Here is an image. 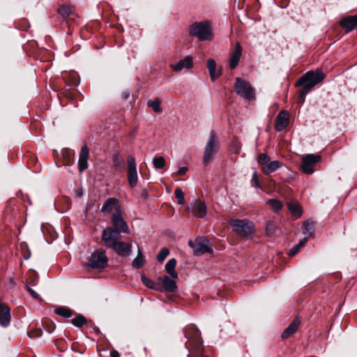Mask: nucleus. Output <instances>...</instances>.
I'll use <instances>...</instances> for the list:
<instances>
[{
    "label": "nucleus",
    "mask_w": 357,
    "mask_h": 357,
    "mask_svg": "<svg viewBox=\"0 0 357 357\" xmlns=\"http://www.w3.org/2000/svg\"><path fill=\"white\" fill-rule=\"evenodd\" d=\"M108 258L104 250L94 251L89 260V266L91 268H103L107 266Z\"/></svg>",
    "instance_id": "nucleus-9"
},
{
    "label": "nucleus",
    "mask_w": 357,
    "mask_h": 357,
    "mask_svg": "<svg viewBox=\"0 0 357 357\" xmlns=\"http://www.w3.org/2000/svg\"><path fill=\"white\" fill-rule=\"evenodd\" d=\"M193 66V59L190 55L186 56L183 59L178 61L170 67L174 72H180L182 70H189Z\"/></svg>",
    "instance_id": "nucleus-14"
},
{
    "label": "nucleus",
    "mask_w": 357,
    "mask_h": 357,
    "mask_svg": "<svg viewBox=\"0 0 357 357\" xmlns=\"http://www.w3.org/2000/svg\"><path fill=\"white\" fill-rule=\"evenodd\" d=\"M120 237L114 231L109 230V232H105L102 241L106 248L112 249L119 256L128 257L131 254L132 245L119 241Z\"/></svg>",
    "instance_id": "nucleus-3"
},
{
    "label": "nucleus",
    "mask_w": 357,
    "mask_h": 357,
    "mask_svg": "<svg viewBox=\"0 0 357 357\" xmlns=\"http://www.w3.org/2000/svg\"><path fill=\"white\" fill-rule=\"evenodd\" d=\"M175 197L178 201V204L183 205L185 204L184 194L181 188H176L175 190Z\"/></svg>",
    "instance_id": "nucleus-35"
},
{
    "label": "nucleus",
    "mask_w": 357,
    "mask_h": 357,
    "mask_svg": "<svg viewBox=\"0 0 357 357\" xmlns=\"http://www.w3.org/2000/svg\"><path fill=\"white\" fill-rule=\"evenodd\" d=\"M24 284H25L27 291L29 293L30 291L32 290V289L30 287L29 284L27 281H26Z\"/></svg>",
    "instance_id": "nucleus-48"
},
{
    "label": "nucleus",
    "mask_w": 357,
    "mask_h": 357,
    "mask_svg": "<svg viewBox=\"0 0 357 357\" xmlns=\"http://www.w3.org/2000/svg\"><path fill=\"white\" fill-rule=\"evenodd\" d=\"M191 212L199 218H204L206 214V206L200 199H197L190 204Z\"/></svg>",
    "instance_id": "nucleus-16"
},
{
    "label": "nucleus",
    "mask_w": 357,
    "mask_h": 357,
    "mask_svg": "<svg viewBox=\"0 0 357 357\" xmlns=\"http://www.w3.org/2000/svg\"><path fill=\"white\" fill-rule=\"evenodd\" d=\"M188 245L191 248L193 249V252H195V250L196 248V241L195 242H193L192 241H189Z\"/></svg>",
    "instance_id": "nucleus-46"
},
{
    "label": "nucleus",
    "mask_w": 357,
    "mask_h": 357,
    "mask_svg": "<svg viewBox=\"0 0 357 357\" xmlns=\"http://www.w3.org/2000/svg\"><path fill=\"white\" fill-rule=\"evenodd\" d=\"M54 312L56 314L64 318H69L73 315L72 310L64 306L57 307Z\"/></svg>",
    "instance_id": "nucleus-27"
},
{
    "label": "nucleus",
    "mask_w": 357,
    "mask_h": 357,
    "mask_svg": "<svg viewBox=\"0 0 357 357\" xmlns=\"http://www.w3.org/2000/svg\"><path fill=\"white\" fill-rule=\"evenodd\" d=\"M161 100L159 98H155L154 100H150L147 102V105L149 107H151L155 112H160Z\"/></svg>",
    "instance_id": "nucleus-32"
},
{
    "label": "nucleus",
    "mask_w": 357,
    "mask_h": 357,
    "mask_svg": "<svg viewBox=\"0 0 357 357\" xmlns=\"http://www.w3.org/2000/svg\"><path fill=\"white\" fill-rule=\"evenodd\" d=\"M325 75L319 70H310L302 75L296 82V86H303L299 93L298 102L303 103L305 96L312 89L324 79Z\"/></svg>",
    "instance_id": "nucleus-2"
},
{
    "label": "nucleus",
    "mask_w": 357,
    "mask_h": 357,
    "mask_svg": "<svg viewBox=\"0 0 357 357\" xmlns=\"http://www.w3.org/2000/svg\"><path fill=\"white\" fill-rule=\"evenodd\" d=\"M236 94L246 100H252L255 98V90L251 84L240 77H236L234 84Z\"/></svg>",
    "instance_id": "nucleus-7"
},
{
    "label": "nucleus",
    "mask_w": 357,
    "mask_h": 357,
    "mask_svg": "<svg viewBox=\"0 0 357 357\" xmlns=\"http://www.w3.org/2000/svg\"><path fill=\"white\" fill-rule=\"evenodd\" d=\"M149 197V192L146 189H143L142 192V194H141V197L143 198L144 199H147Z\"/></svg>",
    "instance_id": "nucleus-44"
},
{
    "label": "nucleus",
    "mask_w": 357,
    "mask_h": 357,
    "mask_svg": "<svg viewBox=\"0 0 357 357\" xmlns=\"http://www.w3.org/2000/svg\"><path fill=\"white\" fill-rule=\"evenodd\" d=\"M230 225L232 227L233 231L243 238L250 237L254 229L253 222L246 219L231 220Z\"/></svg>",
    "instance_id": "nucleus-8"
},
{
    "label": "nucleus",
    "mask_w": 357,
    "mask_h": 357,
    "mask_svg": "<svg viewBox=\"0 0 357 357\" xmlns=\"http://www.w3.org/2000/svg\"><path fill=\"white\" fill-rule=\"evenodd\" d=\"M269 161V158L265 153H261L258 157V163L261 165L265 166Z\"/></svg>",
    "instance_id": "nucleus-38"
},
{
    "label": "nucleus",
    "mask_w": 357,
    "mask_h": 357,
    "mask_svg": "<svg viewBox=\"0 0 357 357\" xmlns=\"http://www.w3.org/2000/svg\"><path fill=\"white\" fill-rule=\"evenodd\" d=\"M29 294L35 299H39L40 298L39 294L38 293H36L33 289L30 291Z\"/></svg>",
    "instance_id": "nucleus-45"
},
{
    "label": "nucleus",
    "mask_w": 357,
    "mask_h": 357,
    "mask_svg": "<svg viewBox=\"0 0 357 357\" xmlns=\"http://www.w3.org/2000/svg\"><path fill=\"white\" fill-rule=\"evenodd\" d=\"M74 7L71 6H61L58 9V13L63 17H69L73 12Z\"/></svg>",
    "instance_id": "nucleus-29"
},
{
    "label": "nucleus",
    "mask_w": 357,
    "mask_h": 357,
    "mask_svg": "<svg viewBox=\"0 0 357 357\" xmlns=\"http://www.w3.org/2000/svg\"><path fill=\"white\" fill-rule=\"evenodd\" d=\"M129 93L128 92H123V98L124 99H127L129 97Z\"/></svg>",
    "instance_id": "nucleus-49"
},
{
    "label": "nucleus",
    "mask_w": 357,
    "mask_h": 357,
    "mask_svg": "<svg viewBox=\"0 0 357 357\" xmlns=\"http://www.w3.org/2000/svg\"><path fill=\"white\" fill-rule=\"evenodd\" d=\"M186 339L185 348L188 350V357H204V346L200 337V332L195 325L190 324L183 329Z\"/></svg>",
    "instance_id": "nucleus-1"
},
{
    "label": "nucleus",
    "mask_w": 357,
    "mask_h": 357,
    "mask_svg": "<svg viewBox=\"0 0 357 357\" xmlns=\"http://www.w3.org/2000/svg\"><path fill=\"white\" fill-rule=\"evenodd\" d=\"M188 169L187 167H179V169H178V171L176 172H174L172 174L173 176H183V175H185L186 174V172H188Z\"/></svg>",
    "instance_id": "nucleus-41"
},
{
    "label": "nucleus",
    "mask_w": 357,
    "mask_h": 357,
    "mask_svg": "<svg viewBox=\"0 0 357 357\" xmlns=\"http://www.w3.org/2000/svg\"><path fill=\"white\" fill-rule=\"evenodd\" d=\"M111 222L113 227H107L102 231V237H105V232H109V230L114 231L118 236L123 234H129L130 229L128 224L125 221L121 208H116V213H113L111 216Z\"/></svg>",
    "instance_id": "nucleus-5"
},
{
    "label": "nucleus",
    "mask_w": 357,
    "mask_h": 357,
    "mask_svg": "<svg viewBox=\"0 0 357 357\" xmlns=\"http://www.w3.org/2000/svg\"><path fill=\"white\" fill-rule=\"evenodd\" d=\"M275 226L273 222H268L266 225V230L268 234H271L275 231Z\"/></svg>",
    "instance_id": "nucleus-40"
},
{
    "label": "nucleus",
    "mask_w": 357,
    "mask_h": 357,
    "mask_svg": "<svg viewBox=\"0 0 357 357\" xmlns=\"http://www.w3.org/2000/svg\"><path fill=\"white\" fill-rule=\"evenodd\" d=\"M113 162H114V165L116 167H119L120 165H121V164L123 162L122 160L119 157L114 158Z\"/></svg>",
    "instance_id": "nucleus-43"
},
{
    "label": "nucleus",
    "mask_w": 357,
    "mask_h": 357,
    "mask_svg": "<svg viewBox=\"0 0 357 357\" xmlns=\"http://www.w3.org/2000/svg\"><path fill=\"white\" fill-rule=\"evenodd\" d=\"M212 252L213 249L211 244L208 240L201 238L196 239V248L194 252L195 255H202L204 253H211Z\"/></svg>",
    "instance_id": "nucleus-13"
},
{
    "label": "nucleus",
    "mask_w": 357,
    "mask_h": 357,
    "mask_svg": "<svg viewBox=\"0 0 357 357\" xmlns=\"http://www.w3.org/2000/svg\"><path fill=\"white\" fill-rule=\"evenodd\" d=\"M169 251L167 248H162L157 255V260L159 262H162L167 258V257L169 255Z\"/></svg>",
    "instance_id": "nucleus-37"
},
{
    "label": "nucleus",
    "mask_w": 357,
    "mask_h": 357,
    "mask_svg": "<svg viewBox=\"0 0 357 357\" xmlns=\"http://www.w3.org/2000/svg\"><path fill=\"white\" fill-rule=\"evenodd\" d=\"M266 203L271 206V208L275 212H278L282 208L283 206L282 203L276 199H269L266 201Z\"/></svg>",
    "instance_id": "nucleus-30"
},
{
    "label": "nucleus",
    "mask_w": 357,
    "mask_h": 357,
    "mask_svg": "<svg viewBox=\"0 0 357 357\" xmlns=\"http://www.w3.org/2000/svg\"><path fill=\"white\" fill-rule=\"evenodd\" d=\"M252 185L256 188H261L257 172H254L252 178Z\"/></svg>",
    "instance_id": "nucleus-39"
},
{
    "label": "nucleus",
    "mask_w": 357,
    "mask_h": 357,
    "mask_svg": "<svg viewBox=\"0 0 357 357\" xmlns=\"http://www.w3.org/2000/svg\"><path fill=\"white\" fill-rule=\"evenodd\" d=\"M188 31L190 36L201 41H211L214 38L212 23L208 20L192 23L189 26Z\"/></svg>",
    "instance_id": "nucleus-4"
},
{
    "label": "nucleus",
    "mask_w": 357,
    "mask_h": 357,
    "mask_svg": "<svg viewBox=\"0 0 357 357\" xmlns=\"http://www.w3.org/2000/svg\"><path fill=\"white\" fill-rule=\"evenodd\" d=\"M174 279L167 275L158 278V280L162 283L164 290L169 292H174L177 289V286Z\"/></svg>",
    "instance_id": "nucleus-19"
},
{
    "label": "nucleus",
    "mask_w": 357,
    "mask_h": 357,
    "mask_svg": "<svg viewBox=\"0 0 357 357\" xmlns=\"http://www.w3.org/2000/svg\"><path fill=\"white\" fill-rule=\"evenodd\" d=\"M308 241V236H305L302 240H301L299 241L298 243H297L296 245H295L290 250H289V255L290 256H294L295 255L299 250V249L303 247L306 243L307 241Z\"/></svg>",
    "instance_id": "nucleus-31"
},
{
    "label": "nucleus",
    "mask_w": 357,
    "mask_h": 357,
    "mask_svg": "<svg viewBox=\"0 0 357 357\" xmlns=\"http://www.w3.org/2000/svg\"><path fill=\"white\" fill-rule=\"evenodd\" d=\"M89 152V149L86 145L82 147L78 160L79 170L81 172L88 167Z\"/></svg>",
    "instance_id": "nucleus-18"
},
{
    "label": "nucleus",
    "mask_w": 357,
    "mask_h": 357,
    "mask_svg": "<svg viewBox=\"0 0 357 357\" xmlns=\"http://www.w3.org/2000/svg\"><path fill=\"white\" fill-rule=\"evenodd\" d=\"M288 208L291 214L296 215V216L301 215L302 212H301V209L299 207V206H298L296 204H289L288 205Z\"/></svg>",
    "instance_id": "nucleus-36"
},
{
    "label": "nucleus",
    "mask_w": 357,
    "mask_h": 357,
    "mask_svg": "<svg viewBox=\"0 0 357 357\" xmlns=\"http://www.w3.org/2000/svg\"><path fill=\"white\" fill-rule=\"evenodd\" d=\"M111 357H119V354L117 351H113L111 352Z\"/></svg>",
    "instance_id": "nucleus-47"
},
{
    "label": "nucleus",
    "mask_w": 357,
    "mask_h": 357,
    "mask_svg": "<svg viewBox=\"0 0 357 357\" xmlns=\"http://www.w3.org/2000/svg\"><path fill=\"white\" fill-rule=\"evenodd\" d=\"M217 64L214 59H209L207 60V68L208 69L211 79L214 82L221 75L220 70H216Z\"/></svg>",
    "instance_id": "nucleus-21"
},
{
    "label": "nucleus",
    "mask_w": 357,
    "mask_h": 357,
    "mask_svg": "<svg viewBox=\"0 0 357 357\" xmlns=\"http://www.w3.org/2000/svg\"><path fill=\"white\" fill-rule=\"evenodd\" d=\"M218 149V137L213 130H211L204 153L203 163L205 166H207L211 162L213 157L217 154Z\"/></svg>",
    "instance_id": "nucleus-6"
},
{
    "label": "nucleus",
    "mask_w": 357,
    "mask_h": 357,
    "mask_svg": "<svg viewBox=\"0 0 357 357\" xmlns=\"http://www.w3.org/2000/svg\"><path fill=\"white\" fill-rule=\"evenodd\" d=\"M314 222L312 220H307L303 225V234L305 236L310 237L313 235L314 228H313Z\"/></svg>",
    "instance_id": "nucleus-26"
},
{
    "label": "nucleus",
    "mask_w": 357,
    "mask_h": 357,
    "mask_svg": "<svg viewBox=\"0 0 357 357\" xmlns=\"http://www.w3.org/2000/svg\"><path fill=\"white\" fill-rule=\"evenodd\" d=\"M11 313L10 309L7 304L0 300V325L6 328L10 324Z\"/></svg>",
    "instance_id": "nucleus-12"
},
{
    "label": "nucleus",
    "mask_w": 357,
    "mask_h": 357,
    "mask_svg": "<svg viewBox=\"0 0 357 357\" xmlns=\"http://www.w3.org/2000/svg\"><path fill=\"white\" fill-rule=\"evenodd\" d=\"M176 265V260L174 258H172L167 262L165 266V271L172 278H178V273L175 271Z\"/></svg>",
    "instance_id": "nucleus-24"
},
{
    "label": "nucleus",
    "mask_w": 357,
    "mask_h": 357,
    "mask_svg": "<svg viewBox=\"0 0 357 357\" xmlns=\"http://www.w3.org/2000/svg\"><path fill=\"white\" fill-rule=\"evenodd\" d=\"M321 160L319 155L308 153L303 155L301 169L303 172L307 174H312L314 172V167Z\"/></svg>",
    "instance_id": "nucleus-10"
},
{
    "label": "nucleus",
    "mask_w": 357,
    "mask_h": 357,
    "mask_svg": "<svg viewBox=\"0 0 357 357\" xmlns=\"http://www.w3.org/2000/svg\"><path fill=\"white\" fill-rule=\"evenodd\" d=\"M121 208L119 204V200L114 197L107 198L103 205L101 207V212L105 213H110L112 210H114V213H116V208Z\"/></svg>",
    "instance_id": "nucleus-17"
},
{
    "label": "nucleus",
    "mask_w": 357,
    "mask_h": 357,
    "mask_svg": "<svg viewBox=\"0 0 357 357\" xmlns=\"http://www.w3.org/2000/svg\"><path fill=\"white\" fill-rule=\"evenodd\" d=\"M128 163V181L129 185L134 188L137 185L138 181V175L137 170L136 161L134 157L128 155L127 158Z\"/></svg>",
    "instance_id": "nucleus-11"
},
{
    "label": "nucleus",
    "mask_w": 357,
    "mask_h": 357,
    "mask_svg": "<svg viewBox=\"0 0 357 357\" xmlns=\"http://www.w3.org/2000/svg\"><path fill=\"white\" fill-rule=\"evenodd\" d=\"M141 279H142V282H143V284L148 288L152 289H159L160 284L158 282H155L151 280V279L148 278L145 275H142Z\"/></svg>",
    "instance_id": "nucleus-28"
},
{
    "label": "nucleus",
    "mask_w": 357,
    "mask_h": 357,
    "mask_svg": "<svg viewBox=\"0 0 357 357\" xmlns=\"http://www.w3.org/2000/svg\"><path fill=\"white\" fill-rule=\"evenodd\" d=\"M145 263V258L141 252L140 249L138 248L137 255L133 259L132 262V265L135 268L139 269L142 268Z\"/></svg>",
    "instance_id": "nucleus-25"
},
{
    "label": "nucleus",
    "mask_w": 357,
    "mask_h": 357,
    "mask_svg": "<svg viewBox=\"0 0 357 357\" xmlns=\"http://www.w3.org/2000/svg\"><path fill=\"white\" fill-rule=\"evenodd\" d=\"M281 166V162L278 160L268 161V163L261 167L264 173L269 174L277 170Z\"/></svg>",
    "instance_id": "nucleus-23"
},
{
    "label": "nucleus",
    "mask_w": 357,
    "mask_h": 357,
    "mask_svg": "<svg viewBox=\"0 0 357 357\" xmlns=\"http://www.w3.org/2000/svg\"><path fill=\"white\" fill-rule=\"evenodd\" d=\"M153 164L156 169H159L163 168L165 166L166 162L162 156H158L153 158Z\"/></svg>",
    "instance_id": "nucleus-33"
},
{
    "label": "nucleus",
    "mask_w": 357,
    "mask_h": 357,
    "mask_svg": "<svg viewBox=\"0 0 357 357\" xmlns=\"http://www.w3.org/2000/svg\"><path fill=\"white\" fill-rule=\"evenodd\" d=\"M71 322L74 326L81 327L85 324L86 319L84 316L79 314L73 319Z\"/></svg>",
    "instance_id": "nucleus-34"
},
{
    "label": "nucleus",
    "mask_w": 357,
    "mask_h": 357,
    "mask_svg": "<svg viewBox=\"0 0 357 357\" xmlns=\"http://www.w3.org/2000/svg\"><path fill=\"white\" fill-rule=\"evenodd\" d=\"M242 52V46H236L235 50L231 53L229 58V68L231 69H234L238 66Z\"/></svg>",
    "instance_id": "nucleus-20"
},
{
    "label": "nucleus",
    "mask_w": 357,
    "mask_h": 357,
    "mask_svg": "<svg viewBox=\"0 0 357 357\" xmlns=\"http://www.w3.org/2000/svg\"><path fill=\"white\" fill-rule=\"evenodd\" d=\"M78 195H82V191L78 192Z\"/></svg>",
    "instance_id": "nucleus-51"
},
{
    "label": "nucleus",
    "mask_w": 357,
    "mask_h": 357,
    "mask_svg": "<svg viewBox=\"0 0 357 357\" xmlns=\"http://www.w3.org/2000/svg\"><path fill=\"white\" fill-rule=\"evenodd\" d=\"M289 121V113L285 110L280 111L275 118V129L277 131L283 130L288 126Z\"/></svg>",
    "instance_id": "nucleus-15"
},
{
    "label": "nucleus",
    "mask_w": 357,
    "mask_h": 357,
    "mask_svg": "<svg viewBox=\"0 0 357 357\" xmlns=\"http://www.w3.org/2000/svg\"><path fill=\"white\" fill-rule=\"evenodd\" d=\"M299 324L300 321L298 319H294L284 331L281 335L282 338L285 339L293 335L296 331Z\"/></svg>",
    "instance_id": "nucleus-22"
},
{
    "label": "nucleus",
    "mask_w": 357,
    "mask_h": 357,
    "mask_svg": "<svg viewBox=\"0 0 357 357\" xmlns=\"http://www.w3.org/2000/svg\"><path fill=\"white\" fill-rule=\"evenodd\" d=\"M232 151L234 152V153H238L240 149H241V145H240V143L238 142H233V144H232Z\"/></svg>",
    "instance_id": "nucleus-42"
},
{
    "label": "nucleus",
    "mask_w": 357,
    "mask_h": 357,
    "mask_svg": "<svg viewBox=\"0 0 357 357\" xmlns=\"http://www.w3.org/2000/svg\"><path fill=\"white\" fill-rule=\"evenodd\" d=\"M31 274H32V276L34 277V278H36L38 277V273L36 271H33L31 273Z\"/></svg>",
    "instance_id": "nucleus-50"
}]
</instances>
